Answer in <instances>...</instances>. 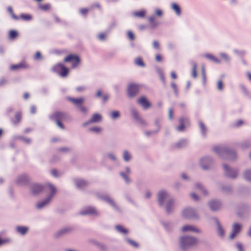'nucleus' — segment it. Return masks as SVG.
Wrapping results in <instances>:
<instances>
[{
    "instance_id": "24",
    "label": "nucleus",
    "mask_w": 251,
    "mask_h": 251,
    "mask_svg": "<svg viewBox=\"0 0 251 251\" xmlns=\"http://www.w3.org/2000/svg\"><path fill=\"white\" fill-rule=\"evenodd\" d=\"M101 116L100 114H94L91 120H90V122L91 123H96V122H100L101 120Z\"/></svg>"
},
{
    "instance_id": "51",
    "label": "nucleus",
    "mask_w": 251,
    "mask_h": 251,
    "mask_svg": "<svg viewBox=\"0 0 251 251\" xmlns=\"http://www.w3.org/2000/svg\"><path fill=\"white\" fill-rule=\"evenodd\" d=\"M34 59L36 60H39L42 58V55L41 53L39 51L36 52L35 53L34 57Z\"/></svg>"
},
{
    "instance_id": "11",
    "label": "nucleus",
    "mask_w": 251,
    "mask_h": 251,
    "mask_svg": "<svg viewBox=\"0 0 251 251\" xmlns=\"http://www.w3.org/2000/svg\"><path fill=\"white\" fill-rule=\"evenodd\" d=\"M137 102L141 105L143 108L147 109L151 106V104L145 97H141L137 100Z\"/></svg>"
},
{
    "instance_id": "33",
    "label": "nucleus",
    "mask_w": 251,
    "mask_h": 251,
    "mask_svg": "<svg viewBox=\"0 0 251 251\" xmlns=\"http://www.w3.org/2000/svg\"><path fill=\"white\" fill-rule=\"evenodd\" d=\"M131 157L130 154L127 151H124L123 158L125 161H128L131 159Z\"/></svg>"
},
{
    "instance_id": "12",
    "label": "nucleus",
    "mask_w": 251,
    "mask_h": 251,
    "mask_svg": "<svg viewBox=\"0 0 251 251\" xmlns=\"http://www.w3.org/2000/svg\"><path fill=\"white\" fill-rule=\"evenodd\" d=\"M224 168L226 175L231 178H235L237 176V172L235 170L229 169L226 165H224Z\"/></svg>"
},
{
    "instance_id": "8",
    "label": "nucleus",
    "mask_w": 251,
    "mask_h": 251,
    "mask_svg": "<svg viewBox=\"0 0 251 251\" xmlns=\"http://www.w3.org/2000/svg\"><path fill=\"white\" fill-rule=\"evenodd\" d=\"M27 68H28V65L25 61H22L17 64H12L10 66V70L13 71L25 69Z\"/></svg>"
},
{
    "instance_id": "64",
    "label": "nucleus",
    "mask_w": 251,
    "mask_h": 251,
    "mask_svg": "<svg viewBox=\"0 0 251 251\" xmlns=\"http://www.w3.org/2000/svg\"><path fill=\"white\" fill-rule=\"evenodd\" d=\"M236 247L239 251H243V247L241 244L238 243L236 245Z\"/></svg>"
},
{
    "instance_id": "61",
    "label": "nucleus",
    "mask_w": 251,
    "mask_h": 251,
    "mask_svg": "<svg viewBox=\"0 0 251 251\" xmlns=\"http://www.w3.org/2000/svg\"><path fill=\"white\" fill-rule=\"evenodd\" d=\"M155 13L156 15L161 16L162 15V11L160 9H157L155 10Z\"/></svg>"
},
{
    "instance_id": "18",
    "label": "nucleus",
    "mask_w": 251,
    "mask_h": 251,
    "mask_svg": "<svg viewBox=\"0 0 251 251\" xmlns=\"http://www.w3.org/2000/svg\"><path fill=\"white\" fill-rule=\"evenodd\" d=\"M80 214L82 215L87 214H93L95 215L97 214L96 210L92 207H88L85 210H82L80 212Z\"/></svg>"
},
{
    "instance_id": "55",
    "label": "nucleus",
    "mask_w": 251,
    "mask_h": 251,
    "mask_svg": "<svg viewBox=\"0 0 251 251\" xmlns=\"http://www.w3.org/2000/svg\"><path fill=\"white\" fill-rule=\"evenodd\" d=\"M90 130L96 132H99L101 131V128L100 127H92L90 129Z\"/></svg>"
},
{
    "instance_id": "23",
    "label": "nucleus",
    "mask_w": 251,
    "mask_h": 251,
    "mask_svg": "<svg viewBox=\"0 0 251 251\" xmlns=\"http://www.w3.org/2000/svg\"><path fill=\"white\" fill-rule=\"evenodd\" d=\"M76 186L77 188L82 189L87 186V182L82 179H77L75 181Z\"/></svg>"
},
{
    "instance_id": "14",
    "label": "nucleus",
    "mask_w": 251,
    "mask_h": 251,
    "mask_svg": "<svg viewBox=\"0 0 251 251\" xmlns=\"http://www.w3.org/2000/svg\"><path fill=\"white\" fill-rule=\"evenodd\" d=\"M202 168L204 170L208 169L212 164V160L208 157L202 158L201 160Z\"/></svg>"
},
{
    "instance_id": "49",
    "label": "nucleus",
    "mask_w": 251,
    "mask_h": 251,
    "mask_svg": "<svg viewBox=\"0 0 251 251\" xmlns=\"http://www.w3.org/2000/svg\"><path fill=\"white\" fill-rule=\"evenodd\" d=\"M155 60L156 62H159L162 61L163 58L161 54H157L155 56Z\"/></svg>"
},
{
    "instance_id": "52",
    "label": "nucleus",
    "mask_w": 251,
    "mask_h": 251,
    "mask_svg": "<svg viewBox=\"0 0 251 251\" xmlns=\"http://www.w3.org/2000/svg\"><path fill=\"white\" fill-rule=\"evenodd\" d=\"M244 124V122L241 120L237 121L234 124V126L235 127H239L240 126Z\"/></svg>"
},
{
    "instance_id": "43",
    "label": "nucleus",
    "mask_w": 251,
    "mask_h": 251,
    "mask_svg": "<svg viewBox=\"0 0 251 251\" xmlns=\"http://www.w3.org/2000/svg\"><path fill=\"white\" fill-rule=\"evenodd\" d=\"M127 34V37L130 40L133 41L134 40V34L131 31H128Z\"/></svg>"
},
{
    "instance_id": "56",
    "label": "nucleus",
    "mask_w": 251,
    "mask_h": 251,
    "mask_svg": "<svg viewBox=\"0 0 251 251\" xmlns=\"http://www.w3.org/2000/svg\"><path fill=\"white\" fill-rule=\"evenodd\" d=\"M220 55H221V57L223 59H224V60H226V61L229 60V57L226 54L222 53H221Z\"/></svg>"
},
{
    "instance_id": "44",
    "label": "nucleus",
    "mask_w": 251,
    "mask_h": 251,
    "mask_svg": "<svg viewBox=\"0 0 251 251\" xmlns=\"http://www.w3.org/2000/svg\"><path fill=\"white\" fill-rule=\"evenodd\" d=\"M245 177L247 179L251 181V170H248L245 173Z\"/></svg>"
},
{
    "instance_id": "59",
    "label": "nucleus",
    "mask_w": 251,
    "mask_h": 251,
    "mask_svg": "<svg viewBox=\"0 0 251 251\" xmlns=\"http://www.w3.org/2000/svg\"><path fill=\"white\" fill-rule=\"evenodd\" d=\"M173 117V110L172 108L169 109V118L170 119H172Z\"/></svg>"
},
{
    "instance_id": "39",
    "label": "nucleus",
    "mask_w": 251,
    "mask_h": 251,
    "mask_svg": "<svg viewBox=\"0 0 251 251\" xmlns=\"http://www.w3.org/2000/svg\"><path fill=\"white\" fill-rule=\"evenodd\" d=\"M39 8L43 10H48L50 8V5L48 3L41 4L39 6Z\"/></svg>"
},
{
    "instance_id": "3",
    "label": "nucleus",
    "mask_w": 251,
    "mask_h": 251,
    "mask_svg": "<svg viewBox=\"0 0 251 251\" xmlns=\"http://www.w3.org/2000/svg\"><path fill=\"white\" fill-rule=\"evenodd\" d=\"M213 151L219 155L226 159H234L236 157V153L234 151L223 149L219 146L214 147Z\"/></svg>"
},
{
    "instance_id": "28",
    "label": "nucleus",
    "mask_w": 251,
    "mask_h": 251,
    "mask_svg": "<svg viewBox=\"0 0 251 251\" xmlns=\"http://www.w3.org/2000/svg\"><path fill=\"white\" fill-rule=\"evenodd\" d=\"M116 229L120 232L126 234L128 233V230L126 228H124L123 226L118 225L115 226Z\"/></svg>"
},
{
    "instance_id": "35",
    "label": "nucleus",
    "mask_w": 251,
    "mask_h": 251,
    "mask_svg": "<svg viewBox=\"0 0 251 251\" xmlns=\"http://www.w3.org/2000/svg\"><path fill=\"white\" fill-rule=\"evenodd\" d=\"M197 65L196 64H194L193 66L192 71V75L193 77L196 78L197 76Z\"/></svg>"
},
{
    "instance_id": "10",
    "label": "nucleus",
    "mask_w": 251,
    "mask_h": 251,
    "mask_svg": "<svg viewBox=\"0 0 251 251\" xmlns=\"http://www.w3.org/2000/svg\"><path fill=\"white\" fill-rule=\"evenodd\" d=\"M67 100L78 108L82 105L85 100V99L83 97L79 98L68 97Z\"/></svg>"
},
{
    "instance_id": "58",
    "label": "nucleus",
    "mask_w": 251,
    "mask_h": 251,
    "mask_svg": "<svg viewBox=\"0 0 251 251\" xmlns=\"http://www.w3.org/2000/svg\"><path fill=\"white\" fill-rule=\"evenodd\" d=\"M171 86H172V87L173 88L174 91H175V92L176 94L177 92V86H176V84L174 82H173L171 84Z\"/></svg>"
},
{
    "instance_id": "36",
    "label": "nucleus",
    "mask_w": 251,
    "mask_h": 251,
    "mask_svg": "<svg viewBox=\"0 0 251 251\" xmlns=\"http://www.w3.org/2000/svg\"><path fill=\"white\" fill-rule=\"evenodd\" d=\"M217 224H218V230L219 234L221 236H223L224 235V230L222 228L221 226L220 225V224L218 223V222H217Z\"/></svg>"
},
{
    "instance_id": "48",
    "label": "nucleus",
    "mask_w": 251,
    "mask_h": 251,
    "mask_svg": "<svg viewBox=\"0 0 251 251\" xmlns=\"http://www.w3.org/2000/svg\"><path fill=\"white\" fill-rule=\"evenodd\" d=\"M8 12L11 14L12 17L16 19V20H18L19 19V18L17 16H16L14 14V13H13V10H12V8L10 7H9L8 8Z\"/></svg>"
},
{
    "instance_id": "5",
    "label": "nucleus",
    "mask_w": 251,
    "mask_h": 251,
    "mask_svg": "<svg viewBox=\"0 0 251 251\" xmlns=\"http://www.w3.org/2000/svg\"><path fill=\"white\" fill-rule=\"evenodd\" d=\"M50 118L55 121L57 126L62 129H64V127L61 121H64L66 118V115L61 112H56L53 113L51 116Z\"/></svg>"
},
{
    "instance_id": "53",
    "label": "nucleus",
    "mask_w": 251,
    "mask_h": 251,
    "mask_svg": "<svg viewBox=\"0 0 251 251\" xmlns=\"http://www.w3.org/2000/svg\"><path fill=\"white\" fill-rule=\"evenodd\" d=\"M79 110L83 113H86L87 112V109L86 107L83 106L82 105L78 107Z\"/></svg>"
},
{
    "instance_id": "20",
    "label": "nucleus",
    "mask_w": 251,
    "mask_h": 251,
    "mask_svg": "<svg viewBox=\"0 0 251 251\" xmlns=\"http://www.w3.org/2000/svg\"><path fill=\"white\" fill-rule=\"evenodd\" d=\"M209 206L212 210H217L221 207V204L217 201H212L209 202Z\"/></svg>"
},
{
    "instance_id": "21",
    "label": "nucleus",
    "mask_w": 251,
    "mask_h": 251,
    "mask_svg": "<svg viewBox=\"0 0 251 251\" xmlns=\"http://www.w3.org/2000/svg\"><path fill=\"white\" fill-rule=\"evenodd\" d=\"M182 230L183 232H186L187 231H193L195 232H199L200 230L197 228L190 225H186L184 226L182 228Z\"/></svg>"
},
{
    "instance_id": "50",
    "label": "nucleus",
    "mask_w": 251,
    "mask_h": 251,
    "mask_svg": "<svg viewBox=\"0 0 251 251\" xmlns=\"http://www.w3.org/2000/svg\"><path fill=\"white\" fill-rule=\"evenodd\" d=\"M89 9L87 8H81L79 10L80 13L83 15H86Z\"/></svg>"
},
{
    "instance_id": "62",
    "label": "nucleus",
    "mask_w": 251,
    "mask_h": 251,
    "mask_svg": "<svg viewBox=\"0 0 251 251\" xmlns=\"http://www.w3.org/2000/svg\"><path fill=\"white\" fill-rule=\"evenodd\" d=\"M36 111V106L33 105V106H31V107H30V112L32 113V114H34Z\"/></svg>"
},
{
    "instance_id": "57",
    "label": "nucleus",
    "mask_w": 251,
    "mask_h": 251,
    "mask_svg": "<svg viewBox=\"0 0 251 251\" xmlns=\"http://www.w3.org/2000/svg\"><path fill=\"white\" fill-rule=\"evenodd\" d=\"M105 200L107 202H108L109 204H110L111 205H112V206H115V203L112 200H111V199L109 198H105Z\"/></svg>"
},
{
    "instance_id": "1",
    "label": "nucleus",
    "mask_w": 251,
    "mask_h": 251,
    "mask_svg": "<svg viewBox=\"0 0 251 251\" xmlns=\"http://www.w3.org/2000/svg\"><path fill=\"white\" fill-rule=\"evenodd\" d=\"M44 188H46L47 190L50 191V194L46 200L42 202H38L37 204V207L39 209L43 207L48 204L50 201L51 200L53 195L56 193V189L55 187L51 184H47L45 187H44L40 184L35 183L31 186V192L33 195H37L39 194L43 190Z\"/></svg>"
},
{
    "instance_id": "15",
    "label": "nucleus",
    "mask_w": 251,
    "mask_h": 251,
    "mask_svg": "<svg viewBox=\"0 0 251 251\" xmlns=\"http://www.w3.org/2000/svg\"><path fill=\"white\" fill-rule=\"evenodd\" d=\"M168 196V194L164 191H161L158 194V201L159 204L162 205L164 203V200Z\"/></svg>"
},
{
    "instance_id": "38",
    "label": "nucleus",
    "mask_w": 251,
    "mask_h": 251,
    "mask_svg": "<svg viewBox=\"0 0 251 251\" xmlns=\"http://www.w3.org/2000/svg\"><path fill=\"white\" fill-rule=\"evenodd\" d=\"M217 88L219 90L222 91L224 88L223 82L221 80H219L217 84Z\"/></svg>"
},
{
    "instance_id": "7",
    "label": "nucleus",
    "mask_w": 251,
    "mask_h": 251,
    "mask_svg": "<svg viewBox=\"0 0 251 251\" xmlns=\"http://www.w3.org/2000/svg\"><path fill=\"white\" fill-rule=\"evenodd\" d=\"M139 85L135 84H130L128 85L127 93L129 97H133L139 92Z\"/></svg>"
},
{
    "instance_id": "42",
    "label": "nucleus",
    "mask_w": 251,
    "mask_h": 251,
    "mask_svg": "<svg viewBox=\"0 0 251 251\" xmlns=\"http://www.w3.org/2000/svg\"><path fill=\"white\" fill-rule=\"evenodd\" d=\"M149 21L153 28L157 25V24L155 22V18L154 17H150L149 18Z\"/></svg>"
},
{
    "instance_id": "16",
    "label": "nucleus",
    "mask_w": 251,
    "mask_h": 251,
    "mask_svg": "<svg viewBox=\"0 0 251 251\" xmlns=\"http://www.w3.org/2000/svg\"><path fill=\"white\" fill-rule=\"evenodd\" d=\"M182 214L185 218H192L195 216V211L192 208H186L183 210Z\"/></svg>"
},
{
    "instance_id": "17",
    "label": "nucleus",
    "mask_w": 251,
    "mask_h": 251,
    "mask_svg": "<svg viewBox=\"0 0 251 251\" xmlns=\"http://www.w3.org/2000/svg\"><path fill=\"white\" fill-rule=\"evenodd\" d=\"M131 113H132L133 118L135 120L139 121L140 124H142L143 125H146L145 121L140 117L138 113L136 111V110L132 109L131 110Z\"/></svg>"
},
{
    "instance_id": "6",
    "label": "nucleus",
    "mask_w": 251,
    "mask_h": 251,
    "mask_svg": "<svg viewBox=\"0 0 251 251\" xmlns=\"http://www.w3.org/2000/svg\"><path fill=\"white\" fill-rule=\"evenodd\" d=\"M64 61L65 62H72V68H75L79 64L80 59L79 57L76 55L70 54L64 58Z\"/></svg>"
},
{
    "instance_id": "31",
    "label": "nucleus",
    "mask_w": 251,
    "mask_h": 251,
    "mask_svg": "<svg viewBox=\"0 0 251 251\" xmlns=\"http://www.w3.org/2000/svg\"><path fill=\"white\" fill-rule=\"evenodd\" d=\"M18 36V32L15 30H11L9 32V38L11 39H14Z\"/></svg>"
},
{
    "instance_id": "9",
    "label": "nucleus",
    "mask_w": 251,
    "mask_h": 251,
    "mask_svg": "<svg viewBox=\"0 0 251 251\" xmlns=\"http://www.w3.org/2000/svg\"><path fill=\"white\" fill-rule=\"evenodd\" d=\"M242 228V225L237 223H235L232 226V231L230 235V238L233 239L238 233H239Z\"/></svg>"
},
{
    "instance_id": "2",
    "label": "nucleus",
    "mask_w": 251,
    "mask_h": 251,
    "mask_svg": "<svg viewBox=\"0 0 251 251\" xmlns=\"http://www.w3.org/2000/svg\"><path fill=\"white\" fill-rule=\"evenodd\" d=\"M198 242L197 238L192 236H185L180 238V247L183 250H186L195 247L198 244Z\"/></svg>"
},
{
    "instance_id": "22",
    "label": "nucleus",
    "mask_w": 251,
    "mask_h": 251,
    "mask_svg": "<svg viewBox=\"0 0 251 251\" xmlns=\"http://www.w3.org/2000/svg\"><path fill=\"white\" fill-rule=\"evenodd\" d=\"M188 119L186 118H181L179 119L180 125L177 127L178 131H182L184 129V123H188Z\"/></svg>"
},
{
    "instance_id": "60",
    "label": "nucleus",
    "mask_w": 251,
    "mask_h": 251,
    "mask_svg": "<svg viewBox=\"0 0 251 251\" xmlns=\"http://www.w3.org/2000/svg\"><path fill=\"white\" fill-rule=\"evenodd\" d=\"M6 79L4 78H2L0 79V86H2L6 83Z\"/></svg>"
},
{
    "instance_id": "13",
    "label": "nucleus",
    "mask_w": 251,
    "mask_h": 251,
    "mask_svg": "<svg viewBox=\"0 0 251 251\" xmlns=\"http://www.w3.org/2000/svg\"><path fill=\"white\" fill-rule=\"evenodd\" d=\"M29 181L28 177L25 175H22L19 176L16 180L18 184L20 185H25Z\"/></svg>"
},
{
    "instance_id": "4",
    "label": "nucleus",
    "mask_w": 251,
    "mask_h": 251,
    "mask_svg": "<svg viewBox=\"0 0 251 251\" xmlns=\"http://www.w3.org/2000/svg\"><path fill=\"white\" fill-rule=\"evenodd\" d=\"M52 70L57 73L62 77L66 76L69 73V69L62 63H58L54 65Z\"/></svg>"
},
{
    "instance_id": "34",
    "label": "nucleus",
    "mask_w": 251,
    "mask_h": 251,
    "mask_svg": "<svg viewBox=\"0 0 251 251\" xmlns=\"http://www.w3.org/2000/svg\"><path fill=\"white\" fill-rule=\"evenodd\" d=\"M121 176L124 179L126 183H129L130 182V179L128 176V175L126 174L123 172L120 173Z\"/></svg>"
},
{
    "instance_id": "30",
    "label": "nucleus",
    "mask_w": 251,
    "mask_h": 251,
    "mask_svg": "<svg viewBox=\"0 0 251 251\" xmlns=\"http://www.w3.org/2000/svg\"><path fill=\"white\" fill-rule=\"evenodd\" d=\"M172 8L177 15H179L180 14L181 10L180 7L177 4L175 3H173L172 5Z\"/></svg>"
},
{
    "instance_id": "26",
    "label": "nucleus",
    "mask_w": 251,
    "mask_h": 251,
    "mask_svg": "<svg viewBox=\"0 0 251 251\" xmlns=\"http://www.w3.org/2000/svg\"><path fill=\"white\" fill-rule=\"evenodd\" d=\"M16 230L22 235H25L28 230V228L26 226H18L17 227Z\"/></svg>"
},
{
    "instance_id": "40",
    "label": "nucleus",
    "mask_w": 251,
    "mask_h": 251,
    "mask_svg": "<svg viewBox=\"0 0 251 251\" xmlns=\"http://www.w3.org/2000/svg\"><path fill=\"white\" fill-rule=\"evenodd\" d=\"M199 125L202 134L205 135L206 131L205 125L202 122H200Z\"/></svg>"
},
{
    "instance_id": "46",
    "label": "nucleus",
    "mask_w": 251,
    "mask_h": 251,
    "mask_svg": "<svg viewBox=\"0 0 251 251\" xmlns=\"http://www.w3.org/2000/svg\"><path fill=\"white\" fill-rule=\"evenodd\" d=\"M111 115L113 119H116L119 117L120 113L117 111H114L111 112Z\"/></svg>"
},
{
    "instance_id": "29",
    "label": "nucleus",
    "mask_w": 251,
    "mask_h": 251,
    "mask_svg": "<svg viewBox=\"0 0 251 251\" xmlns=\"http://www.w3.org/2000/svg\"><path fill=\"white\" fill-rule=\"evenodd\" d=\"M18 18H20L24 21H30L32 19L31 15L27 14H22Z\"/></svg>"
},
{
    "instance_id": "47",
    "label": "nucleus",
    "mask_w": 251,
    "mask_h": 251,
    "mask_svg": "<svg viewBox=\"0 0 251 251\" xmlns=\"http://www.w3.org/2000/svg\"><path fill=\"white\" fill-rule=\"evenodd\" d=\"M68 228H64L58 232L56 233V237H59L60 235H62V234L65 233L69 231Z\"/></svg>"
},
{
    "instance_id": "32",
    "label": "nucleus",
    "mask_w": 251,
    "mask_h": 251,
    "mask_svg": "<svg viewBox=\"0 0 251 251\" xmlns=\"http://www.w3.org/2000/svg\"><path fill=\"white\" fill-rule=\"evenodd\" d=\"M135 63L139 66H141V67L145 66V64H144L142 59L141 58V57H138L136 59H135Z\"/></svg>"
},
{
    "instance_id": "25",
    "label": "nucleus",
    "mask_w": 251,
    "mask_h": 251,
    "mask_svg": "<svg viewBox=\"0 0 251 251\" xmlns=\"http://www.w3.org/2000/svg\"><path fill=\"white\" fill-rule=\"evenodd\" d=\"M204 56L207 59H208L214 62H215L217 63H220L221 62V61L219 59H218L217 58H216V57H215L211 54L207 53V54H205Z\"/></svg>"
},
{
    "instance_id": "37",
    "label": "nucleus",
    "mask_w": 251,
    "mask_h": 251,
    "mask_svg": "<svg viewBox=\"0 0 251 251\" xmlns=\"http://www.w3.org/2000/svg\"><path fill=\"white\" fill-rule=\"evenodd\" d=\"M173 202L172 201H169L168 202L166 206V210L167 212L169 213L171 212L173 206Z\"/></svg>"
},
{
    "instance_id": "27",
    "label": "nucleus",
    "mask_w": 251,
    "mask_h": 251,
    "mask_svg": "<svg viewBox=\"0 0 251 251\" xmlns=\"http://www.w3.org/2000/svg\"><path fill=\"white\" fill-rule=\"evenodd\" d=\"M146 12L144 10H142L139 11H135L133 13V15L134 17L138 18H143L146 15Z\"/></svg>"
},
{
    "instance_id": "63",
    "label": "nucleus",
    "mask_w": 251,
    "mask_h": 251,
    "mask_svg": "<svg viewBox=\"0 0 251 251\" xmlns=\"http://www.w3.org/2000/svg\"><path fill=\"white\" fill-rule=\"evenodd\" d=\"M191 196L193 199H194L195 201H198L199 200L198 196L196 195L195 193H192L191 194Z\"/></svg>"
},
{
    "instance_id": "19",
    "label": "nucleus",
    "mask_w": 251,
    "mask_h": 251,
    "mask_svg": "<svg viewBox=\"0 0 251 251\" xmlns=\"http://www.w3.org/2000/svg\"><path fill=\"white\" fill-rule=\"evenodd\" d=\"M22 119V113L20 111L16 112L14 118L11 120V123L15 125L18 124Z\"/></svg>"
},
{
    "instance_id": "41",
    "label": "nucleus",
    "mask_w": 251,
    "mask_h": 251,
    "mask_svg": "<svg viewBox=\"0 0 251 251\" xmlns=\"http://www.w3.org/2000/svg\"><path fill=\"white\" fill-rule=\"evenodd\" d=\"M196 189H197L198 190H200L201 191V192L204 194V195H206V191L205 190V189L202 187V186H201L200 184H197L196 185Z\"/></svg>"
},
{
    "instance_id": "45",
    "label": "nucleus",
    "mask_w": 251,
    "mask_h": 251,
    "mask_svg": "<svg viewBox=\"0 0 251 251\" xmlns=\"http://www.w3.org/2000/svg\"><path fill=\"white\" fill-rule=\"evenodd\" d=\"M106 34L104 32L100 33L98 35V38H99V40L101 41L105 40L106 39Z\"/></svg>"
},
{
    "instance_id": "54",
    "label": "nucleus",
    "mask_w": 251,
    "mask_h": 251,
    "mask_svg": "<svg viewBox=\"0 0 251 251\" xmlns=\"http://www.w3.org/2000/svg\"><path fill=\"white\" fill-rule=\"evenodd\" d=\"M153 47L154 48L159 50L160 47L159 42L157 41H154L153 42Z\"/></svg>"
}]
</instances>
